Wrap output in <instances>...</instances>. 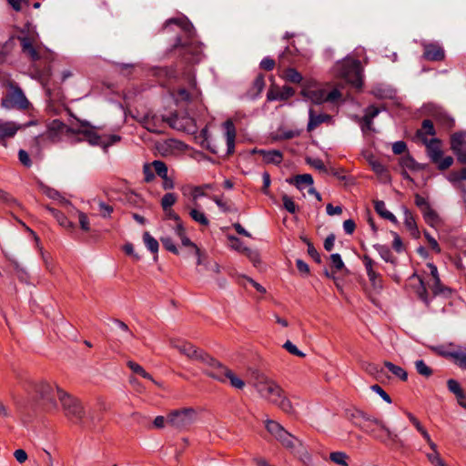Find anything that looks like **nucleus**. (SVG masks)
<instances>
[{
	"mask_svg": "<svg viewBox=\"0 0 466 466\" xmlns=\"http://www.w3.org/2000/svg\"><path fill=\"white\" fill-rule=\"evenodd\" d=\"M336 76L343 79L356 88L362 86V67L359 60L346 57L336 63L334 66Z\"/></svg>",
	"mask_w": 466,
	"mask_h": 466,
	"instance_id": "nucleus-7",
	"label": "nucleus"
},
{
	"mask_svg": "<svg viewBox=\"0 0 466 466\" xmlns=\"http://www.w3.org/2000/svg\"><path fill=\"white\" fill-rule=\"evenodd\" d=\"M302 95L317 105L323 103L336 104L341 99V93L339 89L329 90L327 87L313 86L305 88Z\"/></svg>",
	"mask_w": 466,
	"mask_h": 466,
	"instance_id": "nucleus-11",
	"label": "nucleus"
},
{
	"mask_svg": "<svg viewBox=\"0 0 466 466\" xmlns=\"http://www.w3.org/2000/svg\"><path fill=\"white\" fill-rule=\"evenodd\" d=\"M198 208L199 207L194 206V208H191L189 209L188 214L192 220H194L196 223L204 227H208L209 225V220L207 218L206 214L203 211H201Z\"/></svg>",
	"mask_w": 466,
	"mask_h": 466,
	"instance_id": "nucleus-34",
	"label": "nucleus"
},
{
	"mask_svg": "<svg viewBox=\"0 0 466 466\" xmlns=\"http://www.w3.org/2000/svg\"><path fill=\"white\" fill-rule=\"evenodd\" d=\"M448 355L460 368L466 369V348H458L450 351Z\"/></svg>",
	"mask_w": 466,
	"mask_h": 466,
	"instance_id": "nucleus-33",
	"label": "nucleus"
},
{
	"mask_svg": "<svg viewBox=\"0 0 466 466\" xmlns=\"http://www.w3.org/2000/svg\"><path fill=\"white\" fill-rule=\"evenodd\" d=\"M56 384L46 380H39L30 384V392L33 397L39 400L48 410H56L57 390Z\"/></svg>",
	"mask_w": 466,
	"mask_h": 466,
	"instance_id": "nucleus-9",
	"label": "nucleus"
},
{
	"mask_svg": "<svg viewBox=\"0 0 466 466\" xmlns=\"http://www.w3.org/2000/svg\"><path fill=\"white\" fill-rule=\"evenodd\" d=\"M371 390L379 394L387 403H391V398L390 395L378 384H374L370 387Z\"/></svg>",
	"mask_w": 466,
	"mask_h": 466,
	"instance_id": "nucleus-60",
	"label": "nucleus"
},
{
	"mask_svg": "<svg viewBox=\"0 0 466 466\" xmlns=\"http://www.w3.org/2000/svg\"><path fill=\"white\" fill-rule=\"evenodd\" d=\"M263 160L266 163L279 164L282 161V154L278 150L262 151Z\"/></svg>",
	"mask_w": 466,
	"mask_h": 466,
	"instance_id": "nucleus-42",
	"label": "nucleus"
},
{
	"mask_svg": "<svg viewBox=\"0 0 466 466\" xmlns=\"http://www.w3.org/2000/svg\"><path fill=\"white\" fill-rule=\"evenodd\" d=\"M426 457L432 466H447L441 457L439 451L436 452H428L426 453Z\"/></svg>",
	"mask_w": 466,
	"mask_h": 466,
	"instance_id": "nucleus-50",
	"label": "nucleus"
},
{
	"mask_svg": "<svg viewBox=\"0 0 466 466\" xmlns=\"http://www.w3.org/2000/svg\"><path fill=\"white\" fill-rule=\"evenodd\" d=\"M202 361L207 365V368L205 369L206 375L220 382H227L226 376L228 374L230 369L208 354L205 355Z\"/></svg>",
	"mask_w": 466,
	"mask_h": 466,
	"instance_id": "nucleus-14",
	"label": "nucleus"
},
{
	"mask_svg": "<svg viewBox=\"0 0 466 466\" xmlns=\"http://www.w3.org/2000/svg\"><path fill=\"white\" fill-rule=\"evenodd\" d=\"M34 124L31 121L23 126L13 121H3L0 119V144L6 147V139L14 137L21 128Z\"/></svg>",
	"mask_w": 466,
	"mask_h": 466,
	"instance_id": "nucleus-20",
	"label": "nucleus"
},
{
	"mask_svg": "<svg viewBox=\"0 0 466 466\" xmlns=\"http://www.w3.org/2000/svg\"><path fill=\"white\" fill-rule=\"evenodd\" d=\"M22 52L33 63L35 77L37 78L46 88V95L51 98V90L47 86L51 76L50 63L54 60L55 55L45 47L39 41V35L35 29L27 28L20 31L17 35Z\"/></svg>",
	"mask_w": 466,
	"mask_h": 466,
	"instance_id": "nucleus-1",
	"label": "nucleus"
},
{
	"mask_svg": "<svg viewBox=\"0 0 466 466\" xmlns=\"http://www.w3.org/2000/svg\"><path fill=\"white\" fill-rule=\"evenodd\" d=\"M282 201L283 206L287 211H289L291 214L296 213L298 207L290 197H289L288 195H283Z\"/></svg>",
	"mask_w": 466,
	"mask_h": 466,
	"instance_id": "nucleus-56",
	"label": "nucleus"
},
{
	"mask_svg": "<svg viewBox=\"0 0 466 466\" xmlns=\"http://www.w3.org/2000/svg\"><path fill=\"white\" fill-rule=\"evenodd\" d=\"M223 212H228L230 207L227 201H224L220 197L211 196L209 197Z\"/></svg>",
	"mask_w": 466,
	"mask_h": 466,
	"instance_id": "nucleus-63",
	"label": "nucleus"
},
{
	"mask_svg": "<svg viewBox=\"0 0 466 466\" xmlns=\"http://www.w3.org/2000/svg\"><path fill=\"white\" fill-rule=\"evenodd\" d=\"M170 24L177 25L189 38L186 42H182L180 38H177V43L174 45L175 51L181 55L187 64L198 62L202 53V44L193 38L194 29L192 24L185 19L171 18L165 23V26Z\"/></svg>",
	"mask_w": 466,
	"mask_h": 466,
	"instance_id": "nucleus-4",
	"label": "nucleus"
},
{
	"mask_svg": "<svg viewBox=\"0 0 466 466\" xmlns=\"http://www.w3.org/2000/svg\"><path fill=\"white\" fill-rule=\"evenodd\" d=\"M169 343L171 347L177 349L181 354L186 355L189 359L203 360V358L207 355L202 350H199L194 345L187 341L172 339Z\"/></svg>",
	"mask_w": 466,
	"mask_h": 466,
	"instance_id": "nucleus-18",
	"label": "nucleus"
},
{
	"mask_svg": "<svg viewBox=\"0 0 466 466\" xmlns=\"http://www.w3.org/2000/svg\"><path fill=\"white\" fill-rule=\"evenodd\" d=\"M374 208L376 212L383 218L388 219L393 223L397 222L396 217L386 208V205L382 200L374 201Z\"/></svg>",
	"mask_w": 466,
	"mask_h": 466,
	"instance_id": "nucleus-35",
	"label": "nucleus"
},
{
	"mask_svg": "<svg viewBox=\"0 0 466 466\" xmlns=\"http://www.w3.org/2000/svg\"><path fill=\"white\" fill-rule=\"evenodd\" d=\"M59 400L65 416L76 424L86 423V411L81 401L62 389L57 390Z\"/></svg>",
	"mask_w": 466,
	"mask_h": 466,
	"instance_id": "nucleus-8",
	"label": "nucleus"
},
{
	"mask_svg": "<svg viewBox=\"0 0 466 466\" xmlns=\"http://www.w3.org/2000/svg\"><path fill=\"white\" fill-rule=\"evenodd\" d=\"M400 164L403 168L410 170H418L420 168V165L414 160V158L409 155L402 157L400 160Z\"/></svg>",
	"mask_w": 466,
	"mask_h": 466,
	"instance_id": "nucleus-45",
	"label": "nucleus"
},
{
	"mask_svg": "<svg viewBox=\"0 0 466 466\" xmlns=\"http://www.w3.org/2000/svg\"><path fill=\"white\" fill-rule=\"evenodd\" d=\"M226 377L227 381L228 380L233 388H236L238 390H242L244 388V380L238 378L231 370L228 371V374Z\"/></svg>",
	"mask_w": 466,
	"mask_h": 466,
	"instance_id": "nucleus-47",
	"label": "nucleus"
},
{
	"mask_svg": "<svg viewBox=\"0 0 466 466\" xmlns=\"http://www.w3.org/2000/svg\"><path fill=\"white\" fill-rule=\"evenodd\" d=\"M331 119V116L324 113H316L314 109L310 108L309 111V123L307 126V130L311 132L321 124L329 123Z\"/></svg>",
	"mask_w": 466,
	"mask_h": 466,
	"instance_id": "nucleus-27",
	"label": "nucleus"
},
{
	"mask_svg": "<svg viewBox=\"0 0 466 466\" xmlns=\"http://www.w3.org/2000/svg\"><path fill=\"white\" fill-rule=\"evenodd\" d=\"M404 224H405V227L407 228V229L410 232V234L413 237L417 238L419 236V229H418V227L416 224L415 218L412 215V213L410 212L409 210L405 211Z\"/></svg>",
	"mask_w": 466,
	"mask_h": 466,
	"instance_id": "nucleus-36",
	"label": "nucleus"
},
{
	"mask_svg": "<svg viewBox=\"0 0 466 466\" xmlns=\"http://www.w3.org/2000/svg\"><path fill=\"white\" fill-rule=\"evenodd\" d=\"M185 86H179L173 89L171 94L177 101L187 102L199 96V90L197 87L195 73L192 67H187L181 76Z\"/></svg>",
	"mask_w": 466,
	"mask_h": 466,
	"instance_id": "nucleus-10",
	"label": "nucleus"
},
{
	"mask_svg": "<svg viewBox=\"0 0 466 466\" xmlns=\"http://www.w3.org/2000/svg\"><path fill=\"white\" fill-rule=\"evenodd\" d=\"M226 142H227V154L231 155L235 150L236 128L231 120H227L224 123Z\"/></svg>",
	"mask_w": 466,
	"mask_h": 466,
	"instance_id": "nucleus-28",
	"label": "nucleus"
},
{
	"mask_svg": "<svg viewBox=\"0 0 466 466\" xmlns=\"http://www.w3.org/2000/svg\"><path fill=\"white\" fill-rule=\"evenodd\" d=\"M423 46V57L428 61H442L445 58V51L438 43H426Z\"/></svg>",
	"mask_w": 466,
	"mask_h": 466,
	"instance_id": "nucleus-24",
	"label": "nucleus"
},
{
	"mask_svg": "<svg viewBox=\"0 0 466 466\" xmlns=\"http://www.w3.org/2000/svg\"><path fill=\"white\" fill-rule=\"evenodd\" d=\"M329 459L332 462L339 466H348L347 460L349 456L343 451H334L329 454Z\"/></svg>",
	"mask_w": 466,
	"mask_h": 466,
	"instance_id": "nucleus-43",
	"label": "nucleus"
},
{
	"mask_svg": "<svg viewBox=\"0 0 466 466\" xmlns=\"http://www.w3.org/2000/svg\"><path fill=\"white\" fill-rule=\"evenodd\" d=\"M143 240L146 247L152 252L157 253L158 251V242L148 232H145L143 235Z\"/></svg>",
	"mask_w": 466,
	"mask_h": 466,
	"instance_id": "nucleus-44",
	"label": "nucleus"
},
{
	"mask_svg": "<svg viewBox=\"0 0 466 466\" xmlns=\"http://www.w3.org/2000/svg\"><path fill=\"white\" fill-rule=\"evenodd\" d=\"M427 270L422 275L414 273L410 278V283L418 299L427 307H430L431 298L442 297L448 299L452 294V289L441 283L437 267L429 262Z\"/></svg>",
	"mask_w": 466,
	"mask_h": 466,
	"instance_id": "nucleus-2",
	"label": "nucleus"
},
{
	"mask_svg": "<svg viewBox=\"0 0 466 466\" xmlns=\"http://www.w3.org/2000/svg\"><path fill=\"white\" fill-rule=\"evenodd\" d=\"M424 220L427 224L433 226L438 222V216L436 212L430 207L426 208L424 211H422Z\"/></svg>",
	"mask_w": 466,
	"mask_h": 466,
	"instance_id": "nucleus-53",
	"label": "nucleus"
},
{
	"mask_svg": "<svg viewBox=\"0 0 466 466\" xmlns=\"http://www.w3.org/2000/svg\"><path fill=\"white\" fill-rule=\"evenodd\" d=\"M384 366L397 378L401 380L402 381H406L408 380V373L404 369L400 366L393 364L390 361H385Z\"/></svg>",
	"mask_w": 466,
	"mask_h": 466,
	"instance_id": "nucleus-39",
	"label": "nucleus"
},
{
	"mask_svg": "<svg viewBox=\"0 0 466 466\" xmlns=\"http://www.w3.org/2000/svg\"><path fill=\"white\" fill-rule=\"evenodd\" d=\"M177 200V198L175 193H166L161 198V207L163 209L170 208Z\"/></svg>",
	"mask_w": 466,
	"mask_h": 466,
	"instance_id": "nucleus-48",
	"label": "nucleus"
},
{
	"mask_svg": "<svg viewBox=\"0 0 466 466\" xmlns=\"http://www.w3.org/2000/svg\"><path fill=\"white\" fill-rule=\"evenodd\" d=\"M2 106L7 109L17 107L19 109H28L31 106L30 102L25 97V94L20 88H16L8 93L2 99Z\"/></svg>",
	"mask_w": 466,
	"mask_h": 466,
	"instance_id": "nucleus-15",
	"label": "nucleus"
},
{
	"mask_svg": "<svg viewBox=\"0 0 466 466\" xmlns=\"http://www.w3.org/2000/svg\"><path fill=\"white\" fill-rule=\"evenodd\" d=\"M370 165L372 170L380 176V179L387 181L389 179V172L387 168L378 160H370Z\"/></svg>",
	"mask_w": 466,
	"mask_h": 466,
	"instance_id": "nucleus-40",
	"label": "nucleus"
},
{
	"mask_svg": "<svg viewBox=\"0 0 466 466\" xmlns=\"http://www.w3.org/2000/svg\"><path fill=\"white\" fill-rule=\"evenodd\" d=\"M282 77L290 83L299 84L302 80L301 74L295 68H287L282 73Z\"/></svg>",
	"mask_w": 466,
	"mask_h": 466,
	"instance_id": "nucleus-41",
	"label": "nucleus"
},
{
	"mask_svg": "<svg viewBox=\"0 0 466 466\" xmlns=\"http://www.w3.org/2000/svg\"><path fill=\"white\" fill-rule=\"evenodd\" d=\"M373 247L384 261L390 263L395 262L396 258L388 246L376 244Z\"/></svg>",
	"mask_w": 466,
	"mask_h": 466,
	"instance_id": "nucleus-38",
	"label": "nucleus"
},
{
	"mask_svg": "<svg viewBox=\"0 0 466 466\" xmlns=\"http://www.w3.org/2000/svg\"><path fill=\"white\" fill-rule=\"evenodd\" d=\"M362 261L365 266V269H366V272H367V275H368V278H369V280H370L371 286L375 289H381L383 287L382 278L380 273H378L374 270L375 263H374L373 259L370 256L364 255L362 257Z\"/></svg>",
	"mask_w": 466,
	"mask_h": 466,
	"instance_id": "nucleus-22",
	"label": "nucleus"
},
{
	"mask_svg": "<svg viewBox=\"0 0 466 466\" xmlns=\"http://www.w3.org/2000/svg\"><path fill=\"white\" fill-rule=\"evenodd\" d=\"M295 94V90L288 86H284L280 90L270 88L268 92V100H286Z\"/></svg>",
	"mask_w": 466,
	"mask_h": 466,
	"instance_id": "nucleus-30",
	"label": "nucleus"
},
{
	"mask_svg": "<svg viewBox=\"0 0 466 466\" xmlns=\"http://www.w3.org/2000/svg\"><path fill=\"white\" fill-rule=\"evenodd\" d=\"M424 237L427 239L430 248L436 253H441V249L437 240L428 232H424Z\"/></svg>",
	"mask_w": 466,
	"mask_h": 466,
	"instance_id": "nucleus-61",
	"label": "nucleus"
},
{
	"mask_svg": "<svg viewBox=\"0 0 466 466\" xmlns=\"http://www.w3.org/2000/svg\"><path fill=\"white\" fill-rule=\"evenodd\" d=\"M168 126L174 129L187 133H194L196 131L195 120L187 115H174L168 117Z\"/></svg>",
	"mask_w": 466,
	"mask_h": 466,
	"instance_id": "nucleus-19",
	"label": "nucleus"
},
{
	"mask_svg": "<svg viewBox=\"0 0 466 466\" xmlns=\"http://www.w3.org/2000/svg\"><path fill=\"white\" fill-rule=\"evenodd\" d=\"M431 120L441 127L450 130L454 127V119L447 114L443 109L434 107L430 113Z\"/></svg>",
	"mask_w": 466,
	"mask_h": 466,
	"instance_id": "nucleus-26",
	"label": "nucleus"
},
{
	"mask_svg": "<svg viewBox=\"0 0 466 466\" xmlns=\"http://www.w3.org/2000/svg\"><path fill=\"white\" fill-rule=\"evenodd\" d=\"M77 214L80 228L85 232H88L90 230V222L87 215L82 211H77Z\"/></svg>",
	"mask_w": 466,
	"mask_h": 466,
	"instance_id": "nucleus-57",
	"label": "nucleus"
},
{
	"mask_svg": "<svg viewBox=\"0 0 466 466\" xmlns=\"http://www.w3.org/2000/svg\"><path fill=\"white\" fill-rule=\"evenodd\" d=\"M160 241L167 250L172 252L173 254L178 255V249L170 237H161Z\"/></svg>",
	"mask_w": 466,
	"mask_h": 466,
	"instance_id": "nucleus-54",
	"label": "nucleus"
},
{
	"mask_svg": "<svg viewBox=\"0 0 466 466\" xmlns=\"http://www.w3.org/2000/svg\"><path fill=\"white\" fill-rule=\"evenodd\" d=\"M196 411L192 408H183L172 410L167 415V423L177 429L188 427L195 419Z\"/></svg>",
	"mask_w": 466,
	"mask_h": 466,
	"instance_id": "nucleus-13",
	"label": "nucleus"
},
{
	"mask_svg": "<svg viewBox=\"0 0 466 466\" xmlns=\"http://www.w3.org/2000/svg\"><path fill=\"white\" fill-rule=\"evenodd\" d=\"M141 124L151 133L161 134L164 133L166 126L168 125V117L148 112L141 120Z\"/></svg>",
	"mask_w": 466,
	"mask_h": 466,
	"instance_id": "nucleus-16",
	"label": "nucleus"
},
{
	"mask_svg": "<svg viewBox=\"0 0 466 466\" xmlns=\"http://www.w3.org/2000/svg\"><path fill=\"white\" fill-rule=\"evenodd\" d=\"M436 131L433 121L431 119H424L421 123V127L417 130L416 137L422 142L429 141V136H435Z\"/></svg>",
	"mask_w": 466,
	"mask_h": 466,
	"instance_id": "nucleus-29",
	"label": "nucleus"
},
{
	"mask_svg": "<svg viewBox=\"0 0 466 466\" xmlns=\"http://www.w3.org/2000/svg\"><path fill=\"white\" fill-rule=\"evenodd\" d=\"M46 195L49 198H52V199H56V200H58L59 203H61L62 205L66 206V205H68L69 202L65 198H63L60 193L56 190V189H53V188H47L46 191H45Z\"/></svg>",
	"mask_w": 466,
	"mask_h": 466,
	"instance_id": "nucleus-55",
	"label": "nucleus"
},
{
	"mask_svg": "<svg viewBox=\"0 0 466 466\" xmlns=\"http://www.w3.org/2000/svg\"><path fill=\"white\" fill-rule=\"evenodd\" d=\"M380 112V108L375 106H370L365 110V115L363 117L368 118L369 120H372L376 117Z\"/></svg>",
	"mask_w": 466,
	"mask_h": 466,
	"instance_id": "nucleus-62",
	"label": "nucleus"
},
{
	"mask_svg": "<svg viewBox=\"0 0 466 466\" xmlns=\"http://www.w3.org/2000/svg\"><path fill=\"white\" fill-rule=\"evenodd\" d=\"M447 385H448V389L450 391H451L452 393H454L455 396H457L458 394H460L461 392H462V389L461 388L459 382L453 379H450L448 381H447Z\"/></svg>",
	"mask_w": 466,
	"mask_h": 466,
	"instance_id": "nucleus-64",
	"label": "nucleus"
},
{
	"mask_svg": "<svg viewBox=\"0 0 466 466\" xmlns=\"http://www.w3.org/2000/svg\"><path fill=\"white\" fill-rule=\"evenodd\" d=\"M289 184H293L298 189L302 190L305 187L313 185V177L309 174L297 175L287 180Z\"/></svg>",
	"mask_w": 466,
	"mask_h": 466,
	"instance_id": "nucleus-32",
	"label": "nucleus"
},
{
	"mask_svg": "<svg viewBox=\"0 0 466 466\" xmlns=\"http://www.w3.org/2000/svg\"><path fill=\"white\" fill-rule=\"evenodd\" d=\"M350 420L355 426L359 427L367 434L372 435L377 440H381V436L377 432L380 431H384L390 440L393 441H398V436L393 434L381 420L363 410H355L350 414Z\"/></svg>",
	"mask_w": 466,
	"mask_h": 466,
	"instance_id": "nucleus-6",
	"label": "nucleus"
},
{
	"mask_svg": "<svg viewBox=\"0 0 466 466\" xmlns=\"http://www.w3.org/2000/svg\"><path fill=\"white\" fill-rule=\"evenodd\" d=\"M266 86V83H265V77L263 75L259 74L258 76H257V77L255 78L254 82H253V86H252V92L254 95H258L262 92V90L264 89Z\"/></svg>",
	"mask_w": 466,
	"mask_h": 466,
	"instance_id": "nucleus-51",
	"label": "nucleus"
},
{
	"mask_svg": "<svg viewBox=\"0 0 466 466\" xmlns=\"http://www.w3.org/2000/svg\"><path fill=\"white\" fill-rule=\"evenodd\" d=\"M265 427L284 448L288 449L295 456L301 460L309 458V453L303 443L298 438L287 431L279 422L272 420H267L265 421Z\"/></svg>",
	"mask_w": 466,
	"mask_h": 466,
	"instance_id": "nucleus-5",
	"label": "nucleus"
},
{
	"mask_svg": "<svg viewBox=\"0 0 466 466\" xmlns=\"http://www.w3.org/2000/svg\"><path fill=\"white\" fill-rule=\"evenodd\" d=\"M451 149L460 163L466 165V132H456L451 137Z\"/></svg>",
	"mask_w": 466,
	"mask_h": 466,
	"instance_id": "nucleus-17",
	"label": "nucleus"
},
{
	"mask_svg": "<svg viewBox=\"0 0 466 466\" xmlns=\"http://www.w3.org/2000/svg\"><path fill=\"white\" fill-rule=\"evenodd\" d=\"M405 414L414 428L418 431V432L422 436L427 444L431 449V452L438 451L437 444L431 440V435L429 434L426 428L421 424V422L415 417L411 412L405 411Z\"/></svg>",
	"mask_w": 466,
	"mask_h": 466,
	"instance_id": "nucleus-23",
	"label": "nucleus"
},
{
	"mask_svg": "<svg viewBox=\"0 0 466 466\" xmlns=\"http://www.w3.org/2000/svg\"><path fill=\"white\" fill-rule=\"evenodd\" d=\"M415 368L417 372L425 378H429L432 374V370L422 360L415 361Z\"/></svg>",
	"mask_w": 466,
	"mask_h": 466,
	"instance_id": "nucleus-46",
	"label": "nucleus"
},
{
	"mask_svg": "<svg viewBox=\"0 0 466 466\" xmlns=\"http://www.w3.org/2000/svg\"><path fill=\"white\" fill-rule=\"evenodd\" d=\"M152 167L154 168V171L161 177L166 178L167 175V165L160 160H154L152 162Z\"/></svg>",
	"mask_w": 466,
	"mask_h": 466,
	"instance_id": "nucleus-49",
	"label": "nucleus"
},
{
	"mask_svg": "<svg viewBox=\"0 0 466 466\" xmlns=\"http://www.w3.org/2000/svg\"><path fill=\"white\" fill-rule=\"evenodd\" d=\"M127 365L134 373L141 376L144 379L149 380L152 382L157 384V382L153 379V377L148 372H147L145 370V369L141 365H139L138 363H137V362H135L133 360H129V361L127 362Z\"/></svg>",
	"mask_w": 466,
	"mask_h": 466,
	"instance_id": "nucleus-37",
	"label": "nucleus"
},
{
	"mask_svg": "<svg viewBox=\"0 0 466 466\" xmlns=\"http://www.w3.org/2000/svg\"><path fill=\"white\" fill-rule=\"evenodd\" d=\"M253 386L262 398L277 405L285 413L292 414L294 412L291 401L275 380L263 373H258L254 377Z\"/></svg>",
	"mask_w": 466,
	"mask_h": 466,
	"instance_id": "nucleus-3",
	"label": "nucleus"
},
{
	"mask_svg": "<svg viewBox=\"0 0 466 466\" xmlns=\"http://www.w3.org/2000/svg\"><path fill=\"white\" fill-rule=\"evenodd\" d=\"M228 239L230 241V247L240 252H249V249L248 248L243 247V243L241 240L237 237H228Z\"/></svg>",
	"mask_w": 466,
	"mask_h": 466,
	"instance_id": "nucleus-58",
	"label": "nucleus"
},
{
	"mask_svg": "<svg viewBox=\"0 0 466 466\" xmlns=\"http://www.w3.org/2000/svg\"><path fill=\"white\" fill-rule=\"evenodd\" d=\"M66 126L60 120L55 119L48 126L46 131L41 135V138L48 139L51 142L59 140L60 136L64 133Z\"/></svg>",
	"mask_w": 466,
	"mask_h": 466,
	"instance_id": "nucleus-25",
	"label": "nucleus"
},
{
	"mask_svg": "<svg viewBox=\"0 0 466 466\" xmlns=\"http://www.w3.org/2000/svg\"><path fill=\"white\" fill-rule=\"evenodd\" d=\"M423 144L426 146L427 154L431 161L437 166L439 170L444 171L453 164L452 157L447 156L443 157L441 141L439 138H431Z\"/></svg>",
	"mask_w": 466,
	"mask_h": 466,
	"instance_id": "nucleus-12",
	"label": "nucleus"
},
{
	"mask_svg": "<svg viewBox=\"0 0 466 466\" xmlns=\"http://www.w3.org/2000/svg\"><path fill=\"white\" fill-rule=\"evenodd\" d=\"M207 192L200 186H196L191 188L190 197L194 202V206L199 207L198 199L201 197H207Z\"/></svg>",
	"mask_w": 466,
	"mask_h": 466,
	"instance_id": "nucleus-52",
	"label": "nucleus"
},
{
	"mask_svg": "<svg viewBox=\"0 0 466 466\" xmlns=\"http://www.w3.org/2000/svg\"><path fill=\"white\" fill-rule=\"evenodd\" d=\"M175 235L181 240L182 246L187 248L189 252L198 257V264H200V250L186 235V228L181 220L175 223Z\"/></svg>",
	"mask_w": 466,
	"mask_h": 466,
	"instance_id": "nucleus-21",
	"label": "nucleus"
},
{
	"mask_svg": "<svg viewBox=\"0 0 466 466\" xmlns=\"http://www.w3.org/2000/svg\"><path fill=\"white\" fill-rule=\"evenodd\" d=\"M45 208L56 218L61 227L66 229L74 228V224L61 211L50 206H46Z\"/></svg>",
	"mask_w": 466,
	"mask_h": 466,
	"instance_id": "nucleus-31",
	"label": "nucleus"
},
{
	"mask_svg": "<svg viewBox=\"0 0 466 466\" xmlns=\"http://www.w3.org/2000/svg\"><path fill=\"white\" fill-rule=\"evenodd\" d=\"M283 348L287 350L290 354L297 357H305V354L300 351L291 341L287 340L283 345Z\"/></svg>",
	"mask_w": 466,
	"mask_h": 466,
	"instance_id": "nucleus-59",
	"label": "nucleus"
}]
</instances>
